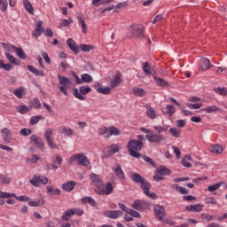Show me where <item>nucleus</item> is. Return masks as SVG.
Segmentation results:
<instances>
[{
    "label": "nucleus",
    "mask_w": 227,
    "mask_h": 227,
    "mask_svg": "<svg viewBox=\"0 0 227 227\" xmlns=\"http://www.w3.org/2000/svg\"><path fill=\"white\" fill-rule=\"evenodd\" d=\"M58 77H59V84H61V86H68V84L72 82L69 80V78L67 76H61L59 74Z\"/></svg>",
    "instance_id": "nucleus-36"
},
{
    "label": "nucleus",
    "mask_w": 227,
    "mask_h": 227,
    "mask_svg": "<svg viewBox=\"0 0 227 227\" xmlns=\"http://www.w3.org/2000/svg\"><path fill=\"white\" fill-rule=\"evenodd\" d=\"M90 180H91V182L94 183L97 189H98V187H102V185H104V184L102 183V179H100V176H98V175H97V174L91 173Z\"/></svg>",
    "instance_id": "nucleus-18"
},
{
    "label": "nucleus",
    "mask_w": 227,
    "mask_h": 227,
    "mask_svg": "<svg viewBox=\"0 0 227 227\" xmlns=\"http://www.w3.org/2000/svg\"><path fill=\"white\" fill-rule=\"evenodd\" d=\"M49 183V178L43 176H35L31 180L30 184L34 185L35 187H38L40 184L43 185H45L46 184Z\"/></svg>",
    "instance_id": "nucleus-10"
},
{
    "label": "nucleus",
    "mask_w": 227,
    "mask_h": 227,
    "mask_svg": "<svg viewBox=\"0 0 227 227\" xmlns=\"http://www.w3.org/2000/svg\"><path fill=\"white\" fill-rule=\"evenodd\" d=\"M27 70H29V72H31L32 74H35V75H38L39 77L45 76V73L43 70H38L33 66H27Z\"/></svg>",
    "instance_id": "nucleus-25"
},
{
    "label": "nucleus",
    "mask_w": 227,
    "mask_h": 227,
    "mask_svg": "<svg viewBox=\"0 0 227 227\" xmlns=\"http://www.w3.org/2000/svg\"><path fill=\"white\" fill-rule=\"evenodd\" d=\"M221 185H223V183H216L215 184L209 185L207 187V191L209 192H215V191H217V189H219V187H221Z\"/></svg>",
    "instance_id": "nucleus-47"
},
{
    "label": "nucleus",
    "mask_w": 227,
    "mask_h": 227,
    "mask_svg": "<svg viewBox=\"0 0 227 227\" xmlns=\"http://www.w3.org/2000/svg\"><path fill=\"white\" fill-rule=\"evenodd\" d=\"M142 70L145 74L147 75H152V69L150 67V62L146 61L144 63V66L142 67Z\"/></svg>",
    "instance_id": "nucleus-41"
},
{
    "label": "nucleus",
    "mask_w": 227,
    "mask_h": 227,
    "mask_svg": "<svg viewBox=\"0 0 227 227\" xmlns=\"http://www.w3.org/2000/svg\"><path fill=\"white\" fill-rule=\"evenodd\" d=\"M121 82H122L121 73L120 71H117L114 78H113L110 81V89L114 90V88H118V86H120V84H121Z\"/></svg>",
    "instance_id": "nucleus-11"
},
{
    "label": "nucleus",
    "mask_w": 227,
    "mask_h": 227,
    "mask_svg": "<svg viewBox=\"0 0 227 227\" xmlns=\"http://www.w3.org/2000/svg\"><path fill=\"white\" fill-rule=\"evenodd\" d=\"M172 150L174 151V153L176 154V157L177 159H180V157H182V153L180 152V149L178 147L173 145Z\"/></svg>",
    "instance_id": "nucleus-58"
},
{
    "label": "nucleus",
    "mask_w": 227,
    "mask_h": 227,
    "mask_svg": "<svg viewBox=\"0 0 227 227\" xmlns=\"http://www.w3.org/2000/svg\"><path fill=\"white\" fill-rule=\"evenodd\" d=\"M132 93L136 97H145L146 95V90L139 87H134L132 88Z\"/></svg>",
    "instance_id": "nucleus-24"
},
{
    "label": "nucleus",
    "mask_w": 227,
    "mask_h": 227,
    "mask_svg": "<svg viewBox=\"0 0 227 227\" xmlns=\"http://www.w3.org/2000/svg\"><path fill=\"white\" fill-rule=\"evenodd\" d=\"M131 180L132 182H135V184H139V187L144 191V193L148 198H151V200H157V194L153 192H150V189H152V184L145 180V177L141 176V175L137 173H133L131 175Z\"/></svg>",
    "instance_id": "nucleus-1"
},
{
    "label": "nucleus",
    "mask_w": 227,
    "mask_h": 227,
    "mask_svg": "<svg viewBox=\"0 0 227 227\" xmlns=\"http://www.w3.org/2000/svg\"><path fill=\"white\" fill-rule=\"evenodd\" d=\"M29 207H42L43 205V198H39L37 200H30Z\"/></svg>",
    "instance_id": "nucleus-39"
},
{
    "label": "nucleus",
    "mask_w": 227,
    "mask_h": 227,
    "mask_svg": "<svg viewBox=\"0 0 227 227\" xmlns=\"http://www.w3.org/2000/svg\"><path fill=\"white\" fill-rule=\"evenodd\" d=\"M23 4L27 13H30V15H33L35 13V8H33V5L31 4V2H29V0H23Z\"/></svg>",
    "instance_id": "nucleus-27"
},
{
    "label": "nucleus",
    "mask_w": 227,
    "mask_h": 227,
    "mask_svg": "<svg viewBox=\"0 0 227 227\" xmlns=\"http://www.w3.org/2000/svg\"><path fill=\"white\" fill-rule=\"evenodd\" d=\"M186 210L189 212H201L203 210V205L197 204V205H191L187 207Z\"/></svg>",
    "instance_id": "nucleus-29"
},
{
    "label": "nucleus",
    "mask_w": 227,
    "mask_h": 227,
    "mask_svg": "<svg viewBox=\"0 0 227 227\" xmlns=\"http://www.w3.org/2000/svg\"><path fill=\"white\" fill-rule=\"evenodd\" d=\"M39 159H40V156L36 154H33L30 158L27 159V161L31 162V164H36Z\"/></svg>",
    "instance_id": "nucleus-54"
},
{
    "label": "nucleus",
    "mask_w": 227,
    "mask_h": 227,
    "mask_svg": "<svg viewBox=\"0 0 227 227\" xmlns=\"http://www.w3.org/2000/svg\"><path fill=\"white\" fill-rule=\"evenodd\" d=\"M80 49H81V51H82V52H90V51H93V45L81 44Z\"/></svg>",
    "instance_id": "nucleus-51"
},
{
    "label": "nucleus",
    "mask_w": 227,
    "mask_h": 227,
    "mask_svg": "<svg viewBox=\"0 0 227 227\" xmlns=\"http://www.w3.org/2000/svg\"><path fill=\"white\" fill-rule=\"evenodd\" d=\"M40 120H45V117H43V115H35V116H32L30 121H29V124L30 125H36V123H38V121H40Z\"/></svg>",
    "instance_id": "nucleus-34"
},
{
    "label": "nucleus",
    "mask_w": 227,
    "mask_h": 227,
    "mask_svg": "<svg viewBox=\"0 0 227 227\" xmlns=\"http://www.w3.org/2000/svg\"><path fill=\"white\" fill-rule=\"evenodd\" d=\"M129 31L133 36H137V38L145 37V27L143 25H131Z\"/></svg>",
    "instance_id": "nucleus-6"
},
{
    "label": "nucleus",
    "mask_w": 227,
    "mask_h": 227,
    "mask_svg": "<svg viewBox=\"0 0 227 227\" xmlns=\"http://www.w3.org/2000/svg\"><path fill=\"white\" fill-rule=\"evenodd\" d=\"M61 134H64V136H72L74 134V129H72V128L63 126L61 128Z\"/></svg>",
    "instance_id": "nucleus-44"
},
{
    "label": "nucleus",
    "mask_w": 227,
    "mask_h": 227,
    "mask_svg": "<svg viewBox=\"0 0 227 227\" xmlns=\"http://www.w3.org/2000/svg\"><path fill=\"white\" fill-rule=\"evenodd\" d=\"M221 108H219L216 106H207L206 108L203 109L206 113H217V111H220Z\"/></svg>",
    "instance_id": "nucleus-46"
},
{
    "label": "nucleus",
    "mask_w": 227,
    "mask_h": 227,
    "mask_svg": "<svg viewBox=\"0 0 227 227\" xmlns=\"http://www.w3.org/2000/svg\"><path fill=\"white\" fill-rule=\"evenodd\" d=\"M104 215L110 219H118V217H121V215H123V212L120 210H106L104 212Z\"/></svg>",
    "instance_id": "nucleus-14"
},
{
    "label": "nucleus",
    "mask_w": 227,
    "mask_h": 227,
    "mask_svg": "<svg viewBox=\"0 0 227 227\" xmlns=\"http://www.w3.org/2000/svg\"><path fill=\"white\" fill-rule=\"evenodd\" d=\"M74 188H75V182L74 181H69L62 184L63 191H66L67 192H70V191H74Z\"/></svg>",
    "instance_id": "nucleus-22"
},
{
    "label": "nucleus",
    "mask_w": 227,
    "mask_h": 227,
    "mask_svg": "<svg viewBox=\"0 0 227 227\" xmlns=\"http://www.w3.org/2000/svg\"><path fill=\"white\" fill-rule=\"evenodd\" d=\"M31 143H34L37 146V148H40L41 150L45 149V143L43 142V139H42L40 137L36 135H32L30 137Z\"/></svg>",
    "instance_id": "nucleus-13"
},
{
    "label": "nucleus",
    "mask_w": 227,
    "mask_h": 227,
    "mask_svg": "<svg viewBox=\"0 0 227 227\" xmlns=\"http://www.w3.org/2000/svg\"><path fill=\"white\" fill-rule=\"evenodd\" d=\"M215 91H216V93H218V95H222V97H226V95H227L226 88L218 87L215 89Z\"/></svg>",
    "instance_id": "nucleus-53"
},
{
    "label": "nucleus",
    "mask_w": 227,
    "mask_h": 227,
    "mask_svg": "<svg viewBox=\"0 0 227 227\" xmlns=\"http://www.w3.org/2000/svg\"><path fill=\"white\" fill-rule=\"evenodd\" d=\"M82 201L84 203H89L91 207H97V201H95L91 197H85L82 199Z\"/></svg>",
    "instance_id": "nucleus-48"
},
{
    "label": "nucleus",
    "mask_w": 227,
    "mask_h": 227,
    "mask_svg": "<svg viewBox=\"0 0 227 227\" xmlns=\"http://www.w3.org/2000/svg\"><path fill=\"white\" fill-rule=\"evenodd\" d=\"M118 152H120V147L118 145L113 144L109 146L108 155H114V153H118Z\"/></svg>",
    "instance_id": "nucleus-38"
},
{
    "label": "nucleus",
    "mask_w": 227,
    "mask_h": 227,
    "mask_svg": "<svg viewBox=\"0 0 227 227\" xmlns=\"http://www.w3.org/2000/svg\"><path fill=\"white\" fill-rule=\"evenodd\" d=\"M0 182L1 184H10L11 180L6 176L0 174Z\"/></svg>",
    "instance_id": "nucleus-59"
},
{
    "label": "nucleus",
    "mask_w": 227,
    "mask_h": 227,
    "mask_svg": "<svg viewBox=\"0 0 227 227\" xmlns=\"http://www.w3.org/2000/svg\"><path fill=\"white\" fill-rule=\"evenodd\" d=\"M171 189H175L176 191H177V192H180L181 194H189V190L178 184H171Z\"/></svg>",
    "instance_id": "nucleus-31"
},
{
    "label": "nucleus",
    "mask_w": 227,
    "mask_h": 227,
    "mask_svg": "<svg viewBox=\"0 0 227 227\" xmlns=\"http://www.w3.org/2000/svg\"><path fill=\"white\" fill-rule=\"evenodd\" d=\"M168 132H170L171 136H173V137H180V136H182V131L176 128H170Z\"/></svg>",
    "instance_id": "nucleus-40"
},
{
    "label": "nucleus",
    "mask_w": 227,
    "mask_h": 227,
    "mask_svg": "<svg viewBox=\"0 0 227 227\" xmlns=\"http://www.w3.org/2000/svg\"><path fill=\"white\" fill-rule=\"evenodd\" d=\"M144 144L140 140H130L127 144V150L133 159H141L143 155L139 153L143 150Z\"/></svg>",
    "instance_id": "nucleus-2"
},
{
    "label": "nucleus",
    "mask_w": 227,
    "mask_h": 227,
    "mask_svg": "<svg viewBox=\"0 0 227 227\" xmlns=\"http://www.w3.org/2000/svg\"><path fill=\"white\" fill-rule=\"evenodd\" d=\"M132 207L135 210H146L150 205L146 200H135Z\"/></svg>",
    "instance_id": "nucleus-15"
},
{
    "label": "nucleus",
    "mask_w": 227,
    "mask_h": 227,
    "mask_svg": "<svg viewBox=\"0 0 227 227\" xmlns=\"http://www.w3.org/2000/svg\"><path fill=\"white\" fill-rule=\"evenodd\" d=\"M20 134L21 136H31V134H33V129L23 128V129H20Z\"/></svg>",
    "instance_id": "nucleus-52"
},
{
    "label": "nucleus",
    "mask_w": 227,
    "mask_h": 227,
    "mask_svg": "<svg viewBox=\"0 0 227 227\" xmlns=\"http://www.w3.org/2000/svg\"><path fill=\"white\" fill-rule=\"evenodd\" d=\"M114 191V187L111 183H107L105 188H102V186L96 188V192H98V194H101V196H108V194H113Z\"/></svg>",
    "instance_id": "nucleus-8"
},
{
    "label": "nucleus",
    "mask_w": 227,
    "mask_h": 227,
    "mask_svg": "<svg viewBox=\"0 0 227 227\" xmlns=\"http://www.w3.org/2000/svg\"><path fill=\"white\" fill-rule=\"evenodd\" d=\"M74 160H76L79 166H83L84 168H88V165L90 164V160H88V157H86L82 153H76L71 156L69 159L70 166L74 164Z\"/></svg>",
    "instance_id": "nucleus-3"
},
{
    "label": "nucleus",
    "mask_w": 227,
    "mask_h": 227,
    "mask_svg": "<svg viewBox=\"0 0 227 227\" xmlns=\"http://www.w3.org/2000/svg\"><path fill=\"white\" fill-rule=\"evenodd\" d=\"M2 137L5 143H10L12 139V131L8 129V128H4L1 130Z\"/></svg>",
    "instance_id": "nucleus-19"
},
{
    "label": "nucleus",
    "mask_w": 227,
    "mask_h": 227,
    "mask_svg": "<svg viewBox=\"0 0 227 227\" xmlns=\"http://www.w3.org/2000/svg\"><path fill=\"white\" fill-rule=\"evenodd\" d=\"M109 132L106 134L107 138L111 137V136H120L121 134V131L114 126L109 128Z\"/></svg>",
    "instance_id": "nucleus-26"
},
{
    "label": "nucleus",
    "mask_w": 227,
    "mask_h": 227,
    "mask_svg": "<svg viewBox=\"0 0 227 227\" xmlns=\"http://www.w3.org/2000/svg\"><path fill=\"white\" fill-rule=\"evenodd\" d=\"M72 215H74V209H68L66 212H64L62 219L64 221H69Z\"/></svg>",
    "instance_id": "nucleus-43"
},
{
    "label": "nucleus",
    "mask_w": 227,
    "mask_h": 227,
    "mask_svg": "<svg viewBox=\"0 0 227 227\" xmlns=\"http://www.w3.org/2000/svg\"><path fill=\"white\" fill-rule=\"evenodd\" d=\"M153 129L158 134H160L161 132H168V129H169V126L163 124L162 126H153Z\"/></svg>",
    "instance_id": "nucleus-37"
},
{
    "label": "nucleus",
    "mask_w": 227,
    "mask_h": 227,
    "mask_svg": "<svg viewBox=\"0 0 227 227\" xmlns=\"http://www.w3.org/2000/svg\"><path fill=\"white\" fill-rule=\"evenodd\" d=\"M212 219H214V215H207V214L201 215L202 221H207L208 223L209 221H212Z\"/></svg>",
    "instance_id": "nucleus-60"
},
{
    "label": "nucleus",
    "mask_w": 227,
    "mask_h": 227,
    "mask_svg": "<svg viewBox=\"0 0 227 227\" xmlns=\"http://www.w3.org/2000/svg\"><path fill=\"white\" fill-rule=\"evenodd\" d=\"M43 33L45 36H48L49 38H52V36H54V32L51 28H46Z\"/></svg>",
    "instance_id": "nucleus-62"
},
{
    "label": "nucleus",
    "mask_w": 227,
    "mask_h": 227,
    "mask_svg": "<svg viewBox=\"0 0 227 227\" xmlns=\"http://www.w3.org/2000/svg\"><path fill=\"white\" fill-rule=\"evenodd\" d=\"M223 146L219 145H215L210 147V152L213 153H223Z\"/></svg>",
    "instance_id": "nucleus-42"
},
{
    "label": "nucleus",
    "mask_w": 227,
    "mask_h": 227,
    "mask_svg": "<svg viewBox=\"0 0 227 227\" xmlns=\"http://www.w3.org/2000/svg\"><path fill=\"white\" fill-rule=\"evenodd\" d=\"M153 77L158 86H161V87L169 86V83L168 82H166V80H164L160 77H158L157 74H155V73L153 74Z\"/></svg>",
    "instance_id": "nucleus-23"
},
{
    "label": "nucleus",
    "mask_w": 227,
    "mask_h": 227,
    "mask_svg": "<svg viewBox=\"0 0 227 227\" xmlns=\"http://www.w3.org/2000/svg\"><path fill=\"white\" fill-rule=\"evenodd\" d=\"M80 91V92H79ZM91 91V89L90 86H81L79 90L74 89L73 94L74 95L75 98H78V100H86V97L82 95H88Z\"/></svg>",
    "instance_id": "nucleus-4"
},
{
    "label": "nucleus",
    "mask_w": 227,
    "mask_h": 227,
    "mask_svg": "<svg viewBox=\"0 0 227 227\" xmlns=\"http://www.w3.org/2000/svg\"><path fill=\"white\" fill-rule=\"evenodd\" d=\"M22 91H24V90L22 88H19L14 90L13 93L18 98H22Z\"/></svg>",
    "instance_id": "nucleus-57"
},
{
    "label": "nucleus",
    "mask_w": 227,
    "mask_h": 227,
    "mask_svg": "<svg viewBox=\"0 0 227 227\" xmlns=\"http://www.w3.org/2000/svg\"><path fill=\"white\" fill-rule=\"evenodd\" d=\"M44 139L48 146H50L51 150H58V145H56V143L52 141V129L51 128L46 129L44 132Z\"/></svg>",
    "instance_id": "nucleus-7"
},
{
    "label": "nucleus",
    "mask_w": 227,
    "mask_h": 227,
    "mask_svg": "<svg viewBox=\"0 0 227 227\" xmlns=\"http://www.w3.org/2000/svg\"><path fill=\"white\" fill-rule=\"evenodd\" d=\"M210 68V59L207 58L201 59L200 70H208Z\"/></svg>",
    "instance_id": "nucleus-33"
},
{
    "label": "nucleus",
    "mask_w": 227,
    "mask_h": 227,
    "mask_svg": "<svg viewBox=\"0 0 227 227\" xmlns=\"http://www.w3.org/2000/svg\"><path fill=\"white\" fill-rule=\"evenodd\" d=\"M11 48L12 49V51H16L18 58H20V59H26V52H24V50H22V48H17V46L13 44H11Z\"/></svg>",
    "instance_id": "nucleus-21"
},
{
    "label": "nucleus",
    "mask_w": 227,
    "mask_h": 227,
    "mask_svg": "<svg viewBox=\"0 0 227 227\" xmlns=\"http://www.w3.org/2000/svg\"><path fill=\"white\" fill-rule=\"evenodd\" d=\"M98 93H102L103 95H109L111 93L110 87H101L97 89Z\"/></svg>",
    "instance_id": "nucleus-49"
},
{
    "label": "nucleus",
    "mask_w": 227,
    "mask_h": 227,
    "mask_svg": "<svg viewBox=\"0 0 227 227\" xmlns=\"http://www.w3.org/2000/svg\"><path fill=\"white\" fill-rule=\"evenodd\" d=\"M163 114H168V116H173L175 114V107L171 105H168L162 109Z\"/></svg>",
    "instance_id": "nucleus-30"
},
{
    "label": "nucleus",
    "mask_w": 227,
    "mask_h": 227,
    "mask_svg": "<svg viewBox=\"0 0 227 227\" xmlns=\"http://www.w3.org/2000/svg\"><path fill=\"white\" fill-rule=\"evenodd\" d=\"M153 210L155 217H157L160 221H163L164 215H166V209L164 207L156 205L154 206Z\"/></svg>",
    "instance_id": "nucleus-12"
},
{
    "label": "nucleus",
    "mask_w": 227,
    "mask_h": 227,
    "mask_svg": "<svg viewBox=\"0 0 227 227\" xmlns=\"http://www.w3.org/2000/svg\"><path fill=\"white\" fill-rule=\"evenodd\" d=\"M114 173H115V176L119 180H125V173L123 172V169L121 168V165L116 164L115 167L113 168Z\"/></svg>",
    "instance_id": "nucleus-17"
},
{
    "label": "nucleus",
    "mask_w": 227,
    "mask_h": 227,
    "mask_svg": "<svg viewBox=\"0 0 227 227\" xmlns=\"http://www.w3.org/2000/svg\"><path fill=\"white\" fill-rule=\"evenodd\" d=\"M157 173L158 175L168 176V175H171V170L168 168L166 166H160L157 169Z\"/></svg>",
    "instance_id": "nucleus-32"
},
{
    "label": "nucleus",
    "mask_w": 227,
    "mask_h": 227,
    "mask_svg": "<svg viewBox=\"0 0 227 227\" xmlns=\"http://www.w3.org/2000/svg\"><path fill=\"white\" fill-rule=\"evenodd\" d=\"M126 214H129V215H132V217H136L137 219H140L141 215L139 212L133 210V209H127Z\"/></svg>",
    "instance_id": "nucleus-50"
},
{
    "label": "nucleus",
    "mask_w": 227,
    "mask_h": 227,
    "mask_svg": "<svg viewBox=\"0 0 227 227\" xmlns=\"http://www.w3.org/2000/svg\"><path fill=\"white\" fill-rule=\"evenodd\" d=\"M59 91L66 96L68 95V85H61L59 87Z\"/></svg>",
    "instance_id": "nucleus-61"
},
{
    "label": "nucleus",
    "mask_w": 227,
    "mask_h": 227,
    "mask_svg": "<svg viewBox=\"0 0 227 227\" xmlns=\"http://www.w3.org/2000/svg\"><path fill=\"white\" fill-rule=\"evenodd\" d=\"M176 127H178L179 129H182V128L185 127V121L177 120L176 121Z\"/></svg>",
    "instance_id": "nucleus-64"
},
{
    "label": "nucleus",
    "mask_w": 227,
    "mask_h": 227,
    "mask_svg": "<svg viewBox=\"0 0 227 227\" xmlns=\"http://www.w3.org/2000/svg\"><path fill=\"white\" fill-rule=\"evenodd\" d=\"M107 127H101L98 130V136H104V134H107Z\"/></svg>",
    "instance_id": "nucleus-63"
},
{
    "label": "nucleus",
    "mask_w": 227,
    "mask_h": 227,
    "mask_svg": "<svg viewBox=\"0 0 227 227\" xmlns=\"http://www.w3.org/2000/svg\"><path fill=\"white\" fill-rule=\"evenodd\" d=\"M145 139H147V141H149V143H162V141H166V137H164L161 134H149V135H145Z\"/></svg>",
    "instance_id": "nucleus-9"
},
{
    "label": "nucleus",
    "mask_w": 227,
    "mask_h": 227,
    "mask_svg": "<svg viewBox=\"0 0 227 227\" xmlns=\"http://www.w3.org/2000/svg\"><path fill=\"white\" fill-rule=\"evenodd\" d=\"M146 114L151 120H155V118H157L155 109L150 106H146Z\"/></svg>",
    "instance_id": "nucleus-28"
},
{
    "label": "nucleus",
    "mask_w": 227,
    "mask_h": 227,
    "mask_svg": "<svg viewBox=\"0 0 227 227\" xmlns=\"http://www.w3.org/2000/svg\"><path fill=\"white\" fill-rule=\"evenodd\" d=\"M0 5L2 12H6L8 10V0H0Z\"/></svg>",
    "instance_id": "nucleus-56"
},
{
    "label": "nucleus",
    "mask_w": 227,
    "mask_h": 227,
    "mask_svg": "<svg viewBox=\"0 0 227 227\" xmlns=\"http://www.w3.org/2000/svg\"><path fill=\"white\" fill-rule=\"evenodd\" d=\"M81 77H82V82H87V83L93 82V77L89 74H82Z\"/></svg>",
    "instance_id": "nucleus-45"
},
{
    "label": "nucleus",
    "mask_w": 227,
    "mask_h": 227,
    "mask_svg": "<svg viewBox=\"0 0 227 227\" xmlns=\"http://www.w3.org/2000/svg\"><path fill=\"white\" fill-rule=\"evenodd\" d=\"M67 43L69 49H71V51L74 52V54H79V47L77 46V44H75V42L74 41V39L68 38L67 40Z\"/></svg>",
    "instance_id": "nucleus-20"
},
{
    "label": "nucleus",
    "mask_w": 227,
    "mask_h": 227,
    "mask_svg": "<svg viewBox=\"0 0 227 227\" xmlns=\"http://www.w3.org/2000/svg\"><path fill=\"white\" fill-rule=\"evenodd\" d=\"M0 198L2 200H10V198H16V200L18 201H29V197L27 196H24V195H20V196H17V194L15 193H10V192H0Z\"/></svg>",
    "instance_id": "nucleus-5"
},
{
    "label": "nucleus",
    "mask_w": 227,
    "mask_h": 227,
    "mask_svg": "<svg viewBox=\"0 0 227 227\" xmlns=\"http://www.w3.org/2000/svg\"><path fill=\"white\" fill-rule=\"evenodd\" d=\"M18 112H19L20 114H26V113H29V107H27V106H20L18 108Z\"/></svg>",
    "instance_id": "nucleus-55"
},
{
    "label": "nucleus",
    "mask_w": 227,
    "mask_h": 227,
    "mask_svg": "<svg viewBox=\"0 0 227 227\" xmlns=\"http://www.w3.org/2000/svg\"><path fill=\"white\" fill-rule=\"evenodd\" d=\"M43 21L39 20L36 23V27L35 29V32L32 34L33 36H35V38H39V36H42V33L45 31V28H43Z\"/></svg>",
    "instance_id": "nucleus-16"
},
{
    "label": "nucleus",
    "mask_w": 227,
    "mask_h": 227,
    "mask_svg": "<svg viewBox=\"0 0 227 227\" xmlns=\"http://www.w3.org/2000/svg\"><path fill=\"white\" fill-rule=\"evenodd\" d=\"M5 57L8 59V61L11 63V65H15L16 67L19 66L20 61L15 57H13L12 54L5 53Z\"/></svg>",
    "instance_id": "nucleus-35"
}]
</instances>
